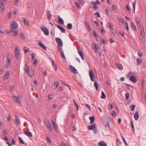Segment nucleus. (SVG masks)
<instances>
[{
	"mask_svg": "<svg viewBox=\"0 0 146 146\" xmlns=\"http://www.w3.org/2000/svg\"><path fill=\"white\" fill-rule=\"evenodd\" d=\"M11 56L10 54H8L7 55L6 64L7 67H8L11 64Z\"/></svg>",
	"mask_w": 146,
	"mask_h": 146,
	"instance_id": "nucleus-1",
	"label": "nucleus"
},
{
	"mask_svg": "<svg viewBox=\"0 0 146 146\" xmlns=\"http://www.w3.org/2000/svg\"><path fill=\"white\" fill-rule=\"evenodd\" d=\"M10 26L12 29H15L18 28V25L15 21H14L11 22Z\"/></svg>",
	"mask_w": 146,
	"mask_h": 146,
	"instance_id": "nucleus-2",
	"label": "nucleus"
},
{
	"mask_svg": "<svg viewBox=\"0 0 146 146\" xmlns=\"http://www.w3.org/2000/svg\"><path fill=\"white\" fill-rule=\"evenodd\" d=\"M19 51L18 46L15 47V54L16 58L17 59H18L19 57Z\"/></svg>",
	"mask_w": 146,
	"mask_h": 146,
	"instance_id": "nucleus-3",
	"label": "nucleus"
},
{
	"mask_svg": "<svg viewBox=\"0 0 146 146\" xmlns=\"http://www.w3.org/2000/svg\"><path fill=\"white\" fill-rule=\"evenodd\" d=\"M12 99L13 101L19 104H21V103L20 99L19 96H12Z\"/></svg>",
	"mask_w": 146,
	"mask_h": 146,
	"instance_id": "nucleus-4",
	"label": "nucleus"
},
{
	"mask_svg": "<svg viewBox=\"0 0 146 146\" xmlns=\"http://www.w3.org/2000/svg\"><path fill=\"white\" fill-rule=\"evenodd\" d=\"M41 30L44 32V34L46 35H48L49 32L46 27L44 26H42L41 28Z\"/></svg>",
	"mask_w": 146,
	"mask_h": 146,
	"instance_id": "nucleus-5",
	"label": "nucleus"
},
{
	"mask_svg": "<svg viewBox=\"0 0 146 146\" xmlns=\"http://www.w3.org/2000/svg\"><path fill=\"white\" fill-rule=\"evenodd\" d=\"M56 41L57 42L59 46L62 47L63 46V43L62 40L60 38L58 37L56 38Z\"/></svg>",
	"mask_w": 146,
	"mask_h": 146,
	"instance_id": "nucleus-6",
	"label": "nucleus"
},
{
	"mask_svg": "<svg viewBox=\"0 0 146 146\" xmlns=\"http://www.w3.org/2000/svg\"><path fill=\"white\" fill-rule=\"evenodd\" d=\"M89 75L91 80L94 82V73L92 70H90L89 71Z\"/></svg>",
	"mask_w": 146,
	"mask_h": 146,
	"instance_id": "nucleus-7",
	"label": "nucleus"
},
{
	"mask_svg": "<svg viewBox=\"0 0 146 146\" xmlns=\"http://www.w3.org/2000/svg\"><path fill=\"white\" fill-rule=\"evenodd\" d=\"M45 124L47 127L48 128V130L50 132L52 131V128H51V125L50 123L48 121H46L45 122Z\"/></svg>",
	"mask_w": 146,
	"mask_h": 146,
	"instance_id": "nucleus-8",
	"label": "nucleus"
},
{
	"mask_svg": "<svg viewBox=\"0 0 146 146\" xmlns=\"http://www.w3.org/2000/svg\"><path fill=\"white\" fill-rule=\"evenodd\" d=\"M69 68L71 72H74L75 73H78V71L76 69L72 66L70 65L69 66Z\"/></svg>",
	"mask_w": 146,
	"mask_h": 146,
	"instance_id": "nucleus-9",
	"label": "nucleus"
},
{
	"mask_svg": "<svg viewBox=\"0 0 146 146\" xmlns=\"http://www.w3.org/2000/svg\"><path fill=\"white\" fill-rule=\"evenodd\" d=\"M129 79L130 80L134 83H136L137 81L136 78L135 76H131L130 77Z\"/></svg>",
	"mask_w": 146,
	"mask_h": 146,
	"instance_id": "nucleus-10",
	"label": "nucleus"
},
{
	"mask_svg": "<svg viewBox=\"0 0 146 146\" xmlns=\"http://www.w3.org/2000/svg\"><path fill=\"white\" fill-rule=\"evenodd\" d=\"M99 146H107V144L106 143L103 141H100L98 143Z\"/></svg>",
	"mask_w": 146,
	"mask_h": 146,
	"instance_id": "nucleus-11",
	"label": "nucleus"
},
{
	"mask_svg": "<svg viewBox=\"0 0 146 146\" xmlns=\"http://www.w3.org/2000/svg\"><path fill=\"white\" fill-rule=\"evenodd\" d=\"M141 30V37L142 38H145V34L144 33V29L143 27L140 28Z\"/></svg>",
	"mask_w": 146,
	"mask_h": 146,
	"instance_id": "nucleus-12",
	"label": "nucleus"
},
{
	"mask_svg": "<svg viewBox=\"0 0 146 146\" xmlns=\"http://www.w3.org/2000/svg\"><path fill=\"white\" fill-rule=\"evenodd\" d=\"M15 121H16V124L19 125L21 123L20 118L18 117L17 115H15Z\"/></svg>",
	"mask_w": 146,
	"mask_h": 146,
	"instance_id": "nucleus-13",
	"label": "nucleus"
},
{
	"mask_svg": "<svg viewBox=\"0 0 146 146\" xmlns=\"http://www.w3.org/2000/svg\"><path fill=\"white\" fill-rule=\"evenodd\" d=\"M5 3H0V8L1 9V13H3L4 11L5 8L4 6V5Z\"/></svg>",
	"mask_w": 146,
	"mask_h": 146,
	"instance_id": "nucleus-14",
	"label": "nucleus"
},
{
	"mask_svg": "<svg viewBox=\"0 0 146 146\" xmlns=\"http://www.w3.org/2000/svg\"><path fill=\"white\" fill-rule=\"evenodd\" d=\"M38 44L44 50H46V46L41 42H39L38 43Z\"/></svg>",
	"mask_w": 146,
	"mask_h": 146,
	"instance_id": "nucleus-15",
	"label": "nucleus"
},
{
	"mask_svg": "<svg viewBox=\"0 0 146 146\" xmlns=\"http://www.w3.org/2000/svg\"><path fill=\"white\" fill-rule=\"evenodd\" d=\"M84 25L86 28L88 29V30L89 31H90L91 30V29H90V25L89 24L88 22L86 20H85V21Z\"/></svg>",
	"mask_w": 146,
	"mask_h": 146,
	"instance_id": "nucleus-16",
	"label": "nucleus"
},
{
	"mask_svg": "<svg viewBox=\"0 0 146 146\" xmlns=\"http://www.w3.org/2000/svg\"><path fill=\"white\" fill-rule=\"evenodd\" d=\"M57 27L59 29H60L62 33H65L66 32V30L63 27H62L59 25H57Z\"/></svg>",
	"mask_w": 146,
	"mask_h": 146,
	"instance_id": "nucleus-17",
	"label": "nucleus"
},
{
	"mask_svg": "<svg viewBox=\"0 0 146 146\" xmlns=\"http://www.w3.org/2000/svg\"><path fill=\"white\" fill-rule=\"evenodd\" d=\"M96 128V124L92 125H91L88 126V128L89 130H92Z\"/></svg>",
	"mask_w": 146,
	"mask_h": 146,
	"instance_id": "nucleus-18",
	"label": "nucleus"
},
{
	"mask_svg": "<svg viewBox=\"0 0 146 146\" xmlns=\"http://www.w3.org/2000/svg\"><path fill=\"white\" fill-rule=\"evenodd\" d=\"M139 42L143 44H144L145 42V38L140 37L139 40Z\"/></svg>",
	"mask_w": 146,
	"mask_h": 146,
	"instance_id": "nucleus-19",
	"label": "nucleus"
},
{
	"mask_svg": "<svg viewBox=\"0 0 146 146\" xmlns=\"http://www.w3.org/2000/svg\"><path fill=\"white\" fill-rule=\"evenodd\" d=\"M91 48L93 49H95L96 48H98L99 46L96 43H93L91 46Z\"/></svg>",
	"mask_w": 146,
	"mask_h": 146,
	"instance_id": "nucleus-20",
	"label": "nucleus"
},
{
	"mask_svg": "<svg viewBox=\"0 0 146 146\" xmlns=\"http://www.w3.org/2000/svg\"><path fill=\"white\" fill-rule=\"evenodd\" d=\"M139 111H137L135 113L134 115V119L136 120H137L139 119V115L138 114Z\"/></svg>",
	"mask_w": 146,
	"mask_h": 146,
	"instance_id": "nucleus-21",
	"label": "nucleus"
},
{
	"mask_svg": "<svg viewBox=\"0 0 146 146\" xmlns=\"http://www.w3.org/2000/svg\"><path fill=\"white\" fill-rule=\"evenodd\" d=\"M19 33L18 30H17L14 31L13 30H11V34H12V35L14 36H16L18 35Z\"/></svg>",
	"mask_w": 146,
	"mask_h": 146,
	"instance_id": "nucleus-22",
	"label": "nucleus"
},
{
	"mask_svg": "<svg viewBox=\"0 0 146 146\" xmlns=\"http://www.w3.org/2000/svg\"><path fill=\"white\" fill-rule=\"evenodd\" d=\"M78 53L79 55L81 56V59L82 60H84V58L83 54L82 51L81 50H78Z\"/></svg>",
	"mask_w": 146,
	"mask_h": 146,
	"instance_id": "nucleus-23",
	"label": "nucleus"
},
{
	"mask_svg": "<svg viewBox=\"0 0 146 146\" xmlns=\"http://www.w3.org/2000/svg\"><path fill=\"white\" fill-rule=\"evenodd\" d=\"M22 19L25 23V25L27 26H29V25L28 21L24 17H23Z\"/></svg>",
	"mask_w": 146,
	"mask_h": 146,
	"instance_id": "nucleus-24",
	"label": "nucleus"
},
{
	"mask_svg": "<svg viewBox=\"0 0 146 146\" xmlns=\"http://www.w3.org/2000/svg\"><path fill=\"white\" fill-rule=\"evenodd\" d=\"M24 133L27 136L29 137H33V134L31 132H27L25 131Z\"/></svg>",
	"mask_w": 146,
	"mask_h": 146,
	"instance_id": "nucleus-25",
	"label": "nucleus"
},
{
	"mask_svg": "<svg viewBox=\"0 0 146 146\" xmlns=\"http://www.w3.org/2000/svg\"><path fill=\"white\" fill-rule=\"evenodd\" d=\"M52 124L54 126V128L55 129H56V130L58 128V125H57V124H56V122L52 120Z\"/></svg>",
	"mask_w": 146,
	"mask_h": 146,
	"instance_id": "nucleus-26",
	"label": "nucleus"
},
{
	"mask_svg": "<svg viewBox=\"0 0 146 146\" xmlns=\"http://www.w3.org/2000/svg\"><path fill=\"white\" fill-rule=\"evenodd\" d=\"M9 73L7 72H6L3 76V78L5 80L8 79L9 77Z\"/></svg>",
	"mask_w": 146,
	"mask_h": 146,
	"instance_id": "nucleus-27",
	"label": "nucleus"
},
{
	"mask_svg": "<svg viewBox=\"0 0 146 146\" xmlns=\"http://www.w3.org/2000/svg\"><path fill=\"white\" fill-rule=\"evenodd\" d=\"M47 17L48 20L50 21L51 18V15L49 11H48L47 12Z\"/></svg>",
	"mask_w": 146,
	"mask_h": 146,
	"instance_id": "nucleus-28",
	"label": "nucleus"
},
{
	"mask_svg": "<svg viewBox=\"0 0 146 146\" xmlns=\"http://www.w3.org/2000/svg\"><path fill=\"white\" fill-rule=\"evenodd\" d=\"M58 22L59 23L61 24H63L64 23V21L63 19L60 17L58 18Z\"/></svg>",
	"mask_w": 146,
	"mask_h": 146,
	"instance_id": "nucleus-29",
	"label": "nucleus"
},
{
	"mask_svg": "<svg viewBox=\"0 0 146 146\" xmlns=\"http://www.w3.org/2000/svg\"><path fill=\"white\" fill-rule=\"evenodd\" d=\"M137 1L136 0H135L133 2V11L134 12H135V6L136 4Z\"/></svg>",
	"mask_w": 146,
	"mask_h": 146,
	"instance_id": "nucleus-30",
	"label": "nucleus"
},
{
	"mask_svg": "<svg viewBox=\"0 0 146 146\" xmlns=\"http://www.w3.org/2000/svg\"><path fill=\"white\" fill-rule=\"evenodd\" d=\"M131 27L133 30H136V27L133 23H131Z\"/></svg>",
	"mask_w": 146,
	"mask_h": 146,
	"instance_id": "nucleus-31",
	"label": "nucleus"
},
{
	"mask_svg": "<svg viewBox=\"0 0 146 146\" xmlns=\"http://www.w3.org/2000/svg\"><path fill=\"white\" fill-rule=\"evenodd\" d=\"M141 59L140 58H139L137 59L136 61L137 63V64L138 65H139L141 64Z\"/></svg>",
	"mask_w": 146,
	"mask_h": 146,
	"instance_id": "nucleus-32",
	"label": "nucleus"
},
{
	"mask_svg": "<svg viewBox=\"0 0 146 146\" xmlns=\"http://www.w3.org/2000/svg\"><path fill=\"white\" fill-rule=\"evenodd\" d=\"M67 27L68 29H71L72 27V25L71 23H68L67 24Z\"/></svg>",
	"mask_w": 146,
	"mask_h": 146,
	"instance_id": "nucleus-33",
	"label": "nucleus"
},
{
	"mask_svg": "<svg viewBox=\"0 0 146 146\" xmlns=\"http://www.w3.org/2000/svg\"><path fill=\"white\" fill-rule=\"evenodd\" d=\"M94 85L95 87L96 90H97L98 88V84L97 83L96 81H95L94 83Z\"/></svg>",
	"mask_w": 146,
	"mask_h": 146,
	"instance_id": "nucleus-34",
	"label": "nucleus"
},
{
	"mask_svg": "<svg viewBox=\"0 0 146 146\" xmlns=\"http://www.w3.org/2000/svg\"><path fill=\"white\" fill-rule=\"evenodd\" d=\"M89 119L90 120V123H93L94 121V116L90 117H89Z\"/></svg>",
	"mask_w": 146,
	"mask_h": 146,
	"instance_id": "nucleus-35",
	"label": "nucleus"
},
{
	"mask_svg": "<svg viewBox=\"0 0 146 146\" xmlns=\"http://www.w3.org/2000/svg\"><path fill=\"white\" fill-rule=\"evenodd\" d=\"M101 98L104 99H105L106 98V95L103 91L102 92V96H101Z\"/></svg>",
	"mask_w": 146,
	"mask_h": 146,
	"instance_id": "nucleus-36",
	"label": "nucleus"
},
{
	"mask_svg": "<svg viewBox=\"0 0 146 146\" xmlns=\"http://www.w3.org/2000/svg\"><path fill=\"white\" fill-rule=\"evenodd\" d=\"M29 66H27L26 64H25V66L24 68V70L27 73H29Z\"/></svg>",
	"mask_w": 146,
	"mask_h": 146,
	"instance_id": "nucleus-37",
	"label": "nucleus"
},
{
	"mask_svg": "<svg viewBox=\"0 0 146 146\" xmlns=\"http://www.w3.org/2000/svg\"><path fill=\"white\" fill-rule=\"evenodd\" d=\"M118 68L119 70H122L123 67L121 64H118L117 65Z\"/></svg>",
	"mask_w": 146,
	"mask_h": 146,
	"instance_id": "nucleus-38",
	"label": "nucleus"
},
{
	"mask_svg": "<svg viewBox=\"0 0 146 146\" xmlns=\"http://www.w3.org/2000/svg\"><path fill=\"white\" fill-rule=\"evenodd\" d=\"M99 30H100V31L102 33L104 34L105 33L106 31L105 30L103 29L102 27H100L99 28Z\"/></svg>",
	"mask_w": 146,
	"mask_h": 146,
	"instance_id": "nucleus-39",
	"label": "nucleus"
},
{
	"mask_svg": "<svg viewBox=\"0 0 146 146\" xmlns=\"http://www.w3.org/2000/svg\"><path fill=\"white\" fill-rule=\"evenodd\" d=\"M29 75L31 77H32L34 74V72L33 71H31V72L29 71Z\"/></svg>",
	"mask_w": 146,
	"mask_h": 146,
	"instance_id": "nucleus-40",
	"label": "nucleus"
},
{
	"mask_svg": "<svg viewBox=\"0 0 146 146\" xmlns=\"http://www.w3.org/2000/svg\"><path fill=\"white\" fill-rule=\"evenodd\" d=\"M122 138L123 141L124 143L125 144L126 146H128V145L127 144V142L126 141L125 138L123 136H122Z\"/></svg>",
	"mask_w": 146,
	"mask_h": 146,
	"instance_id": "nucleus-41",
	"label": "nucleus"
},
{
	"mask_svg": "<svg viewBox=\"0 0 146 146\" xmlns=\"http://www.w3.org/2000/svg\"><path fill=\"white\" fill-rule=\"evenodd\" d=\"M131 125L132 127L133 131V132H135V128H134L133 122L132 121H131Z\"/></svg>",
	"mask_w": 146,
	"mask_h": 146,
	"instance_id": "nucleus-42",
	"label": "nucleus"
},
{
	"mask_svg": "<svg viewBox=\"0 0 146 146\" xmlns=\"http://www.w3.org/2000/svg\"><path fill=\"white\" fill-rule=\"evenodd\" d=\"M25 48L24 52L25 54H26L29 51V49L27 47H25Z\"/></svg>",
	"mask_w": 146,
	"mask_h": 146,
	"instance_id": "nucleus-43",
	"label": "nucleus"
},
{
	"mask_svg": "<svg viewBox=\"0 0 146 146\" xmlns=\"http://www.w3.org/2000/svg\"><path fill=\"white\" fill-rule=\"evenodd\" d=\"M95 16L97 17H100V15L99 14V13L98 12H96L94 14Z\"/></svg>",
	"mask_w": 146,
	"mask_h": 146,
	"instance_id": "nucleus-44",
	"label": "nucleus"
},
{
	"mask_svg": "<svg viewBox=\"0 0 146 146\" xmlns=\"http://www.w3.org/2000/svg\"><path fill=\"white\" fill-rule=\"evenodd\" d=\"M61 56L64 59V60H65L66 59V58H65V57L64 56V52H63V51L62 50L61 51Z\"/></svg>",
	"mask_w": 146,
	"mask_h": 146,
	"instance_id": "nucleus-45",
	"label": "nucleus"
},
{
	"mask_svg": "<svg viewBox=\"0 0 146 146\" xmlns=\"http://www.w3.org/2000/svg\"><path fill=\"white\" fill-rule=\"evenodd\" d=\"M20 35L21 38L23 39H25V36L24 34L23 33H21L20 34Z\"/></svg>",
	"mask_w": 146,
	"mask_h": 146,
	"instance_id": "nucleus-46",
	"label": "nucleus"
},
{
	"mask_svg": "<svg viewBox=\"0 0 146 146\" xmlns=\"http://www.w3.org/2000/svg\"><path fill=\"white\" fill-rule=\"evenodd\" d=\"M46 140L49 143H51V139L47 136L46 137Z\"/></svg>",
	"mask_w": 146,
	"mask_h": 146,
	"instance_id": "nucleus-47",
	"label": "nucleus"
},
{
	"mask_svg": "<svg viewBox=\"0 0 146 146\" xmlns=\"http://www.w3.org/2000/svg\"><path fill=\"white\" fill-rule=\"evenodd\" d=\"M131 110L132 111H133L134 110L135 108V105H132L131 106Z\"/></svg>",
	"mask_w": 146,
	"mask_h": 146,
	"instance_id": "nucleus-48",
	"label": "nucleus"
},
{
	"mask_svg": "<svg viewBox=\"0 0 146 146\" xmlns=\"http://www.w3.org/2000/svg\"><path fill=\"white\" fill-rule=\"evenodd\" d=\"M19 139L20 141V143H21L23 144H24L25 143V142L23 141L22 140V139L21 137L19 138Z\"/></svg>",
	"mask_w": 146,
	"mask_h": 146,
	"instance_id": "nucleus-49",
	"label": "nucleus"
},
{
	"mask_svg": "<svg viewBox=\"0 0 146 146\" xmlns=\"http://www.w3.org/2000/svg\"><path fill=\"white\" fill-rule=\"evenodd\" d=\"M106 84L108 86H109L110 84V81L109 79H108L107 80Z\"/></svg>",
	"mask_w": 146,
	"mask_h": 146,
	"instance_id": "nucleus-50",
	"label": "nucleus"
},
{
	"mask_svg": "<svg viewBox=\"0 0 146 146\" xmlns=\"http://www.w3.org/2000/svg\"><path fill=\"white\" fill-rule=\"evenodd\" d=\"M111 114L112 115L114 116H116V113L115 111H113L111 112Z\"/></svg>",
	"mask_w": 146,
	"mask_h": 146,
	"instance_id": "nucleus-51",
	"label": "nucleus"
},
{
	"mask_svg": "<svg viewBox=\"0 0 146 146\" xmlns=\"http://www.w3.org/2000/svg\"><path fill=\"white\" fill-rule=\"evenodd\" d=\"M125 96L126 98L127 99H128L129 97V94L128 93H126L125 94Z\"/></svg>",
	"mask_w": 146,
	"mask_h": 146,
	"instance_id": "nucleus-52",
	"label": "nucleus"
},
{
	"mask_svg": "<svg viewBox=\"0 0 146 146\" xmlns=\"http://www.w3.org/2000/svg\"><path fill=\"white\" fill-rule=\"evenodd\" d=\"M58 84H59V83L58 82L56 81V82H55L54 83V86H56V88H57L58 86Z\"/></svg>",
	"mask_w": 146,
	"mask_h": 146,
	"instance_id": "nucleus-53",
	"label": "nucleus"
},
{
	"mask_svg": "<svg viewBox=\"0 0 146 146\" xmlns=\"http://www.w3.org/2000/svg\"><path fill=\"white\" fill-rule=\"evenodd\" d=\"M119 19V20L120 22L122 23H123L124 22V20L123 18H121L120 19Z\"/></svg>",
	"mask_w": 146,
	"mask_h": 146,
	"instance_id": "nucleus-54",
	"label": "nucleus"
},
{
	"mask_svg": "<svg viewBox=\"0 0 146 146\" xmlns=\"http://www.w3.org/2000/svg\"><path fill=\"white\" fill-rule=\"evenodd\" d=\"M35 54L33 53L31 55V58L32 60H34L35 57Z\"/></svg>",
	"mask_w": 146,
	"mask_h": 146,
	"instance_id": "nucleus-55",
	"label": "nucleus"
},
{
	"mask_svg": "<svg viewBox=\"0 0 146 146\" xmlns=\"http://www.w3.org/2000/svg\"><path fill=\"white\" fill-rule=\"evenodd\" d=\"M125 26L126 27V29L127 31H128L129 30V27H128V23L127 22H126V23H125Z\"/></svg>",
	"mask_w": 146,
	"mask_h": 146,
	"instance_id": "nucleus-56",
	"label": "nucleus"
},
{
	"mask_svg": "<svg viewBox=\"0 0 146 146\" xmlns=\"http://www.w3.org/2000/svg\"><path fill=\"white\" fill-rule=\"evenodd\" d=\"M6 130H5L3 131L2 134L3 136H6V135L7 134V133L6 132Z\"/></svg>",
	"mask_w": 146,
	"mask_h": 146,
	"instance_id": "nucleus-57",
	"label": "nucleus"
},
{
	"mask_svg": "<svg viewBox=\"0 0 146 146\" xmlns=\"http://www.w3.org/2000/svg\"><path fill=\"white\" fill-rule=\"evenodd\" d=\"M19 0H15L14 3L15 5H17L19 4Z\"/></svg>",
	"mask_w": 146,
	"mask_h": 146,
	"instance_id": "nucleus-58",
	"label": "nucleus"
},
{
	"mask_svg": "<svg viewBox=\"0 0 146 146\" xmlns=\"http://www.w3.org/2000/svg\"><path fill=\"white\" fill-rule=\"evenodd\" d=\"M112 32L114 34H116L117 33V32L116 30L115 29H112Z\"/></svg>",
	"mask_w": 146,
	"mask_h": 146,
	"instance_id": "nucleus-59",
	"label": "nucleus"
},
{
	"mask_svg": "<svg viewBox=\"0 0 146 146\" xmlns=\"http://www.w3.org/2000/svg\"><path fill=\"white\" fill-rule=\"evenodd\" d=\"M79 2L82 5H83L84 4V0H78Z\"/></svg>",
	"mask_w": 146,
	"mask_h": 146,
	"instance_id": "nucleus-60",
	"label": "nucleus"
},
{
	"mask_svg": "<svg viewBox=\"0 0 146 146\" xmlns=\"http://www.w3.org/2000/svg\"><path fill=\"white\" fill-rule=\"evenodd\" d=\"M113 108V105L112 104H110L108 107V109H111Z\"/></svg>",
	"mask_w": 146,
	"mask_h": 146,
	"instance_id": "nucleus-61",
	"label": "nucleus"
},
{
	"mask_svg": "<svg viewBox=\"0 0 146 146\" xmlns=\"http://www.w3.org/2000/svg\"><path fill=\"white\" fill-rule=\"evenodd\" d=\"M101 41L104 44H106V40L102 39L101 40Z\"/></svg>",
	"mask_w": 146,
	"mask_h": 146,
	"instance_id": "nucleus-62",
	"label": "nucleus"
},
{
	"mask_svg": "<svg viewBox=\"0 0 146 146\" xmlns=\"http://www.w3.org/2000/svg\"><path fill=\"white\" fill-rule=\"evenodd\" d=\"M4 136V137H3L2 138L3 139V140H6V141H8V139H7V137H6V136Z\"/></svg>",
	"mask_w": 146,
	"mask_h": 146,
	"instance_id": "nucleus-63",
	"label": "nucleus"
},
{
	"mask_svg": "<svg viewBox=\"0 0 146 146\" xmlns=\"http://www.w3.org/2000/svg\"><path fill=\"white\" fill-rule=\"evenodd\" d=\"M11 118V115L10 114H9L8 116L7 117V119L8 121L10 120Z\"/></svg>",
	"mask_w": 146,
	"mask_h": 146,
	"instance_id": "nucleus-64",
	"label": "nucleus"
}]
</instances>
